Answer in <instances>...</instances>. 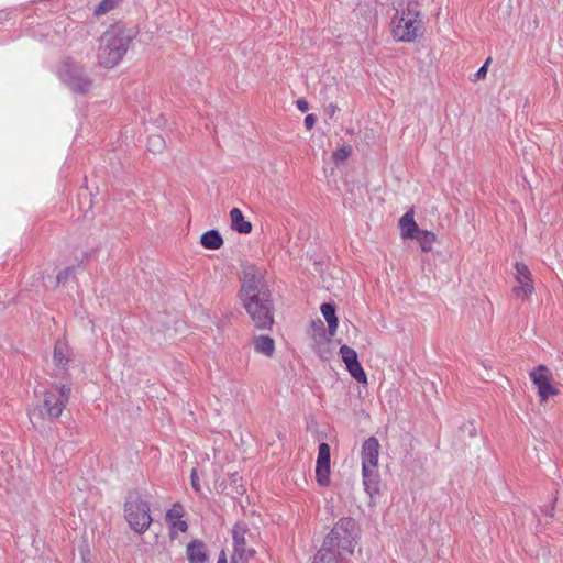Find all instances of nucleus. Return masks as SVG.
<instances>
[{"label": "nucleus", "instance_id": "nucleus-14", "mask_svg": "<svg viewBox=\"0 0 563 563\" xmlns=\"http://www.w3.org/2000/svg\"><path fill=\"white\" fill-rule=\"evenodd\" d=\"M379 442L375 437H369L362 444V467H377L379 457Z\"/></svg>", "mask_w": 563, "mask_h": 563}, {"label": "nucleus", "instance_id": "nucleus-11", "mask_svg": "<svg viewBox=\"0 0 563 563\" xmlns=\"http://www.w3.org/2000/svg\"><path fill=\"white\" fill-rule=\"evenodd\" d=\"M340 355L350 375L358 383H367V376L358 362L357 353L351 346L343 344L340 347Z\"/></svg>", "mask_w": 563, "mask_h": 563}, {"label": "nucleus", "instance_id": "nucleus-3", "mask_svg": "<svg viewBox=\"0 0 563 563\" xmlns=\"http://www.w3.org/2000/svg\"><path fill=\"white\" fill-rule=\"evenodd\" d=\"M136 32L128 29L122 22L110 25L99 37L97 60L99 66L113 68L128 53Z\"/></svg>", "mask_w": 563, "mask_h": 563}, {"label": "nucleus", "instance_id": "nucleus-7", "mask_svg": "<svg viewBox=\"0 0 563 563\" xmlns=\"http://www.w3.org/2000/svg\"><path fill=\"white\" fill-rule=\"evenodd\" d=\"M70 391L67 385H56L45 393L44 409L48 417L58 418L62 415L69 400Z\"/></svg>", "mask_w": 563, "mask_h": 563}, {"label": "nucleus", "instance_id": "nucleus-32", "mask_svg": "<svg viewBox=\"0 0 563 563\" xmlns=\"http://www.w3.org/2000/svg\"><path fill=\"white\" fill-rule=\"evenodd\" d=\"M316 121H317V117L314 114H308L305 118V126L308 130H311L314 126Z\"/></svg>", "mask_w": 563, "mask_h": 563}, {"label": "nucleus", "instance_id": "nucleus-9", "mask_svg": "<svg viewBox=\"0 0 563 563\" xmlns=\"http://www.w3.org/2000/svg\"><path fill=\"white\" fill-rule=\"evenodd\" d=\"M532 383L538 387L541 400H548L550 396L559 394V390L551 385L552 374L545 365H538L530 373Z\"/></svg>", "mask_w": 563, "mask_h": 563}, {"label": "nucleus", "instance_id": "nucleus-34", "mask_svg": "<svg viewBox=\"0 0 563 563\" xmlns=\"http://www.w3.org/2000/svg\"><path fill=\"white\" fill-rule=\"evenodd\" d=\"M338 110H339L338 106L332 102L330 104H328V107L325 108V112L330 118L334 117V114L336 113Z\"/></svg>", "mask_w": 563, "mask_h": 563}, {"label": "nucleus", "instance_id": "nucleus-26", "mask_svg": "<svg viewBox=\"0 0 563 563\" xmlns=\"http://www.w3.org/2000/svg\"><path fill=\"white\" fill-rule=\"evenodd\" d=\"M76 274V266H68L64 269H62L58 274H57V283L58 284H63V283H66L69 278L74 277Z\"/></svg>", "mask_w": 563, "mask_h": 563}, {"label": "nucleus", "instance_id": "nucleus-12", "mask_svg": "<svg viewBox=\"0 0 563 563\" xmlns=\"http://www.w3.org/2000/svg\"><path fill=\"white\" fill-rule=\"evenodd\" d=\"M330 459L331 450L329 444L325 442L320 443L316 463V479L323 487L330 484Z\"/></svg>", "mask_w": 563, "mask_h": 563}, {"label": "nucleus", "instance_id": "nucleus-24", "mask_svg": "<svg viewBox=\"0 0 563 563\" xmlns=\"http://www.w3.org/2000/svg\"><path fill=\"white\" fill-rule=\"evenodd\" d=\"M147 148L153 153H159L165 148V140L158 134H153L147 140Z\"/></svg>", "mask_w": 563, "mask_h": 563}, {"label": "nucleus", "instance_id": "nucleus-36", "mask_svg": "<svg viewBox=\"0 0 563 563\" xmlns=\"http://www.w3.org/2000/svg\"><path fill=\"white\" fill-rule=\"evenodd\" d=\"M553 510H554V507H553V506H551V507L547 506V507H544V508L542 509V512H543L544 515H547V516L552 517V516H553Z\"/></svg>", "mask_w": 563, "mask_h": 563}, {"label": "nucleus", "instance_id": "nucleus-20", "mask_svg": "<svg viewBox=\"0 0 563 563\" xmlns=\"http://www.w3.org/2000/svg\"><path fill=\"white\" fill-rule=\"evenodd\" d=\"M200 243L207 250H219L223 245V239L218 230L212 229L201 235Z\"/></svg>", "mask_w": 563, "mask_h": 563}, {"label": "nucleus", "instance_id": "nucleus-28", "mask_svg": "<svg viewBox=\"0 0 563 563\" xmlns=\"http://www.w3.org/2000/svg\"><path fill=\"white\" fill-rule=\"evenodd\" d=\"M462 433H466L470 438H474L477 434V428L474 421H466L460 427Z\"/></svg>", "mask_w": 563, "mask_h": 563}, {"label": "nucleus", "instance_id": "nucleus-15", "mask_svg": "<svg viewBox=\"0 0 563 563\" xmlns=\"http://www.w3.org/2000/svg\"><path fill=\"white\" fill-rule=\"evenodd\" d=\"M363 485L365 492L374 497L380 493V476L377 467H362Z\"/></svg>", "mask_w": 563, "mask_h": 563}, {"label": "nucleus", "instance_id": "nucleus-8", "mask_svg": "<svg viewBox=\"0 0 563 563\" xmlns=\"http://www.w3.org/2000/svg\"><path fill=\"white\" fill-rule=\"evenodd\" d=\"M247 527L244 523H235L232 529L233 554L231 563H244L254 556L255 550L246 548L245 534Z\"/></svg>", "mask_w": 563, "mask_h": 563}, {"label": "nucleus", "instance_id": "nucleus-6", "mask_svg": "<svg viewBox=\"0 0 563 563\" xmlns=\"http://www.w3.org/2000/svg\"><path fill=\"white\" fill-rule=\"evenodd\" d=\"M58 75L60 80L76 93L86 95L91 89L92 81L85 74L84 68L70 59L63 62Z\"/></svg>", "mask_w": 563, "mask_h": 563}, {"label": "nucleus", "instance_id": "nucleus-35", "mask_svg": "<svg viewBox=\"0 0 563 563\" xmlns=\"http://www.w3.org/2000/svg\"><path fill=\"white\" fill-rule=\"evenodd\" d=\"M217 563H228L224 550L220 552Z\"/></svg>", "mask_w": 563, "mask_h": 563}, {"label": "nucleus", "instance_id": "nucleus-27", "mask_svg": "<svg viewBox=\"0 0 563 563\" xmlns=\"http://www.w3.org/2000/svg\"><path fill=\"white\" fill-rule=\"evenodd\" d=\"M351 154V147L350 146H343L334 151L333 153V159L338 162L345 161Z\"/></svg>", "mask_w": 563, "mask_h": 563}, {"label": "nucleus", "instance_id": "nucleus-25", "mask_svg": "<svg viewBox=\"0 0 563 563\" xmlns=\"http://www.w3.org/2000/svg\"><path fill=\"white\" fill-rule=\"evenodd\" d=\"M184 516L183 507L179 504H175L166 514V520L172 523L173 520H179Z\"/></svg>", "mask_w": 563, "mask_h": 563}, {"label": "nucleus", "instance_id": "nucleus-10", "mask_svg": "<svg viewBox=\"0 0 563 563\" xmlns=\"http://www.w3.org/2000/svg\"><path fill=\"white\" fill-rule=\"evenodd\" d=\"M73 361V351L65 340H57L53 352L55 376L65 377Z\"/></svg>", "mask_w": 563, "mask_h": 563}, {"label": "nucleus", "instance_id": "nucleus-30", "mask_svg": "<svg viewBox=\"0 0 563 563\" xmlns=\"http://www.w3.org/2000/svg\"><path fill=\"white\" fill-rule=\"evenodd\" d=\"M190 479H191L192 489L196 493H200L201 486H200V481H199L198 473H197L196 468H192L191 474H190Z\"/></svg>", "mask_w": 563, "mask_h": 563}, {"label": "nucleus", "instance_id": "nucleus-31", "mask_svg": "<svg viewBox=\"0 0 563 563\" xmlns=\"http://www.w3.org/2000/svg\"><path fill=\"white\" fill-rule=\"evenodd\" d=\"M173 528L186 532L188 530V525L186 521L179 519V520H173L172 523H169Z\"/></svg>", "mask_w": 563, "mask_h": 563}, {"label": "nucleus", "instance_id": "nucleus-2", "mask_svg": "<svg viewBox=\"0 0 563 563\" xmlns=\"http://www.w3.org/2000/svg\"><path fill=\"white\" fill-rule=\"evenodd\" d=\"M356 521L341 518L328 533L312 563H347L356 544Z\"/></svg>", "mask_w": 563, "mask_h": 563}, {"label": "nucleus", "instance_id": "nucleus-17", "mask_svg": "<svg viewBox=\"0 0 563 563\" xmlns=\"http://www.w3.org/2000/svg\"><path fill=\"white\" fill-rule=\"evenodd\" d=\"M231 228L241 234H249L252 231V223L245 220L243 212L239 208H232L230 211Z\"/></svg>", "mask_w": 563, "mask_h": 563}, {"label": "nucleus", "instance_id": "nucleus-23", "mask_svg": "<svg viewBox=\"0 0 563 563\" xmlns=\"http://www.w3.org/2000/svg\"><path fill=\"white\" fill-rule=\"evenodd\" d=\"M123 0H101L100 3L95 9V15L100 16L103 15L115 8H118Z\"/></svg>", "mask_w": 563, "mask_h": 563}, {"label": "nucleus", "instance_id": "nucleus-18", "mask_svg": "<svg viewBox=\"0 0 563 563\" xmlns=\"http://www.w3.org/2000/svg\"><path fill=\"white\" fill-rule=\"evenodd\" d=\"M399 227L401 235L405 239H413L415 235L420 231L416 221L413 210H408L399 220Z\"/></svg>", "mask_w": 563, "mask_h": 563}, {"label": "nucleus", "instance_id": "nucleus-16", "mask_svg": "<svg viewBox=\"0 0 563 563\" xmlns=\"http://www.w3.org/2000/svg\"><path fill=\"white\" fill-rule=\"evenodd\" d=\"M186 558L189 563H207L208 552L203 541L195 539L186 547Z\"/></svg>", "mask_w": 563, "mask_h": 563}, {"label": "nucleus", "instance_id": "nucleus-22", "mask_svg": "<svg viewBox=\"0 0 563 563\" xmlns=\"http://www.w3.org/2000/svg\"><path fill=\"white\" fill-rule=\"evenodd\" d=\"M423 252H430L432 250L433 243L435 242V234L431 231H419L415 238Z\"/></svg>", "mask_w": 563, "mask_h": 563}, {"label": "nucleus", "instance_id": "nucleus-5", "mask_svg": "<svg viewBox=\"0 0 563 563\" xmlns=\"http://www.w3.org/2000/svg\"><path fill=\"white\" fill-rule=\"evenodd\" d=\"M125 519L137 533H144L152 523L148 503L136 490L130 492L124 503Z\"/></svg>", "mask_w": 563, "mask_h": 563}, {"label": "nucleus", "instance_id": "nucleus-4", "mask_svg": "<svg viewBox=\"0 0 563 563\" xmlns=\"http://www.w3.org/2000/svg\"><path fill=\"white\" fill-rule=\"evenodd\" d=\"M391 33L396 41L411 43L423 35V20L418 3L408 2L402 10H397L391 20Z\"/></svg>", "mask_w": 563, "mask_h": 563}, {"label": "nucleus", "instance_id": "nucleus-21", "mask_svg": "<svg viewBox=\"0 0 563 563\" xmlns=\"http://www.w3.org/2000/svg\"><path fill=\"white\" fill-rule=\"evenodd\" d=\"M336 308L333 303L324 302L321 305V313L325 319L330 335H334L338 328Z\"/></svg>", "mask_w": 563, "mask_h": 563}, {"label": "nucleus", "instance_id": "nucleus-19", "mask_svg": "<svg viewBox=\"0 0 563 563\" xmlns=\"http://www.w3.org/2000/svg\"><path fill=\"white\" fill-rule=\"evenodd\" d=\"M254 350L267 357L273 356L275 352V342L268 335H257L253 340Z\"/></svg>", "mask_w": 563, "mask_h": 563}, {"label": "nucleus", "instance_id": "nucleus-33", "mask_svg": "<svg viewBox=\"0 0 563 563\" xmlns=\"http://www.w3.org/2000/svg\"><path fill=\"white\" fill-rule=\"evenodd\" d=\"M296 106L299 111L307 112L309 110V102L306 99H298Z\"/></svg>", "mask_w": 563, "mask_h": 563}, {"label": "nucleus", "instance_id": "nucleus-1", "mask_svg": "<svg viewBox=\"0 0 563 563\" xmlns=\"http://www.w3.org/2000/svg\"><path fill=\"white\" fill-rule=\"evenodd\" d=\"M240 299L257 330H269L274 324L272 292L263 276L254 267L243 272Z\"/></svg>", "mask_w": 563, "mask_h": 563}, {"label": "nucleus", "instance_id": "nucleus-29", "mask_svg": "<svg viewBox=\"0 0 563 563\" xmlns=\"http://www.w3.org/2000/svg\"><path fill=\"white\" fill-rule=\"evenodd\" d=\"M490 62H492V58L488 57L486 59V62L483 64V66H481V68L473 75V78H472L473 81H478L486 77L487 68H488V65L490 64Z\"/></svg>", "mask_w": 563, "mask_h": 563}, {"label": "nucleus", "instance_id": "nucleus-13", "mask_svg": "<svg viewBox=\"0 0 563 563\" xmlns=\"http://www.w3.org/2000/svg\"><path fill=\"white\" fill-rule=\"evenodd\" d=\"M516 280L519 284L514 288V294L519 297H529L533 292V285L531 280V273L528 266L523 263H516Z\"/></svg>", "mask_w": 563, "mask_h": 563}]
</instances>
